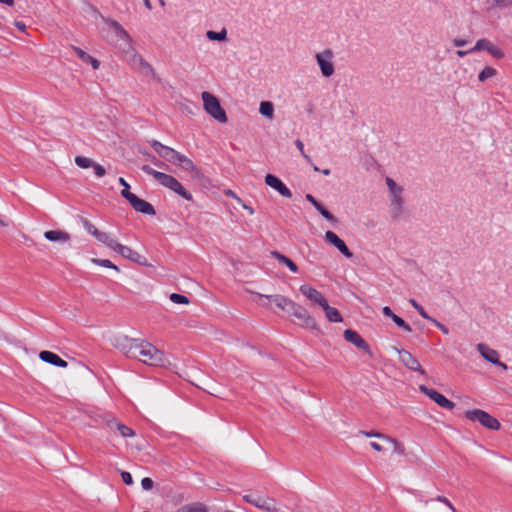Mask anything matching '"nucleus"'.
<instances>
[{
  "label": "nucleus",
  "instance_id": "obj_54",
  "mask_svg": "<svg viewBox=\"0 0 512 512\" xmlns=\"http://www.w3.org/2000/svg\"><path fill=\"white\" fill-rule=\"evenodd\" d=\"M306 200L309 201L313 206L318 204V201L311 194L306 195Z\"/></svg>",
  "mask_w": 512,
  "mask_h": 512
},
{
  "label": "nucleus",
  "instance_id": "obj_36",
  "mask_svg": "<svg viewBox=\"0 0 512 512\" xmlns=\"http://www.w3.org/2000/svg\"><path fill=\"white\" fill-rule=\"evenodd\" d=\"M495 74H496V70L491 66H487L485 69H483L480 72L478 79H479V81L483 82L486 79L493 77Z\"/></svg>",
  "mask_w": 512,
  "mask_h": 512
},
{
  "label": "nucleus",
  "instance_id": "obj_10",
  "mask_svg": "<svg viewBox=\"0 0 512 512\" xmlns=\"http://www.w3.org/2000/svg\"><path fill=\"white\" fill-rule=\"evenodd\" d=\"M105 424L111 435H119L122 438H132L135 436V432L130 427L118 422L116 419H108L105 421Z\"/></svg>",
  "mask_w": 512,
  "mask_h": 512
},
{
  "label": "nucleus",
  "instance_id": "obj_44",
  "mask_svg": "<svg viewBox=\"0 0 512 512\" xmlns=\"http://www.w3.org/2000/svg\"><path fill=\"white\" fill-rule=\"evenodd\" d=\"M436 500H437L438 502L443 503V504H444V505H445V506H446V507H447L451 512H457V510H456L455 506H454V505L451 503V501H450L448 498H446L445 496H441V495H439V496H437V497H436Z\"/></svg>",
  "mask_w": 512,
  "mask_h": 512
},
{
  "label": "nucleus",
  "instance_id": "obj_1",
  "mask_svg": "<svg viewBox=\"0 0 512 512\" xmlns=\"http://www.w3.org/2000/svg\"><path fill=\"white\" fill-rule=\"evenodd\" d=\"M113 345L125 356L151 367H167L169 360L165 353L144 339H135L120 334L114 337Z\"/></svg>",
  "mask_w": 512,
  "mask_h": 512
},
{
  "label": "nucleus",
  "instance_id": "obj_50",
  "mask_svg": "<svg viewBox=\"0 0 512 512\" xmlns=\"http://www.w3.org/2000/svg\"><path fill=\"white\" fill-rule=\"evenodd\" d=\"M321 70L325 77H329L334 73V66H321Z\"/></svg>",
  "mask_w": 512,
  "mask_h": 512
},
{
  "label": "nucleus",
  "instance_id": "obj_53",
  "mask_svg": "<svg viewBox=\"0 0 512 512\" xmlns=\"http://www.w3.org/2000/svg\"><path fill=\"white\" fill-rule=\"evenodd\" d=\"M382 311L385 316H387L391 319L396 315L392 312V310L388 306H385Z\"/></svg>",
  "mask_w": 512,
  "mask_h": 512
},
{
  "label": "nucleus",
  "instance_id": "obj_23",
  "mask_svg": "<svg viewBox=\"0 0 512 512\" xmlns=\"http://www.w3.org/2000/svg\"><path fill=\"white\" fill-rule=\"evenodd\" d=\"M39 358L43 362H46V363H49L51 365L61 367V368H65L68 365V363L65 360H63L57 354H55L51 351H46V350L41 351L39 353Z\"/></svg>",
  "mask_w": 512,
  "mask_h": 512
},
{
  "label": "nucleus",
  "instance_id": "obj_31",
  "mask_svg": "<svg viewBox=\"0 0 512 512\" xmlns=\"http://www.w3.org/2000/svg\"><path fill=\"white\" fill-rule=\"evenodd\" d=\"M175 154H179V152L168 146H164V150H162V153H160L159 156L167 159L170 163H175Z\"/></svg>",
  "mask_w": 512,
  "mask_h": 512
},
{
  "label": "nucleus",
  "instance_id": "obj_3",
  "mask_svg": "<svg viewBox=\"0 0 512 512\" xmlns=\"http://www.w3.org/2000/svg\"><path fill=\"white\" fill-rule=\"evenodd\" d=\"M142 171L145 172L148 175H151L154 177V179L163 187L172 190L182 198H184L187 201H191L193 199V196L191 193H189L183 185L172 175L166 174L163 172H159L153 168H151L149 165H143L141 167Z\"/></svg>",
  "mask_w": 512,
  "mask_h": 512
},
{
  "label": "nucleus",
  "instance_id": "obj_32",
  "mask_svg": "<svg viewBox=\"0 0 512 512\" xmlns=\"http://www.w3.org/2000/svg\"><path fill=\"white\" fill-rule=\"evenodd\" d=\"M333 53L331 50H325L322 53L316 55V59L318 64H330V60L332 59Z\"/></svg>",
  "mask_w": 512,
  "mask_h": 512
},
{
  "label": "nucleus",
  "instance_id": "obj_45",
  "mask_svg": "<svg viewBox=\"0 0 512 512\" xmlns=\"http://www.w3.org/2000/svg\"><path fill=\"white\" fill-rule=\"evenodd\" d=\"M143 74L145 76H150L152 78H154L155 80L157 81H160L161 79L159 78V75L155 72V70L153 69L152 66H146L145 67V70L143 72Z\"/></svg>",
  "mask_w": 512,
  "mask_h": 512
},
{
  "label": "nucleus",
  "instance_id": "obj_28",
  "mask_svg": "<svg viewBox=\"0 0 512 512\" xmlns=\"http://www.w3.org/2000/svg\"><path fill=\"white\" fill-rule=\"evenodd\" d=\"M176 512H207V507L200 502L181 506Z\"/></svg>",
  "mask_w": 512,
  "mask_h": 512
},
{
  "label": "nucleus",
  "instance_id": "obj_39",
  "mask_svg": "<svg viewBox=\"0 0 512 512\" xmlns=\"http://www.w3.org/2000/svg\"><path fill=\"white\" fill-rule=\"evenodd\" d=\"M92 262L95 263L96 265H99V266H102V267H106V268H111V269H114L116 271H119V268L114 265L110 260L108 259H97V258H93L92 259Z\"/></svg>",
  "mask_w": 512,
  "mask_h": 512
},
{
  "label": "nucleus",
  "instance_id": "obj_55",
  "mask_svg": "<svg viewBox=\"0 0 512 512\" xmlns=\"http://www.w3.org/2000/svg\"><path fill=\"white\" fill-rule=\"evenodd\" d=\"M432 322H433V323H435V325H436L438 328H440V329H441V331H442L443 333H445V334H447V333H448V329H447L444 325H442L441 323H439V322H438V321H436L435 319H434V321H432Z\"/></svg>",
  "mask_w": 512,
  "mask_h": 512
},
{
  "label": "nucleus",
  "instance_id": "obj_11",
  "mask_svg": "<svg viewBox=\"0 0 512 512\" xmlns=\"http://www.w3.org/2000/svg\"><path fill=\"white\" fill-rule=\"evenodd\" d=\"M83 225L86 231L94 236L99 242L105 244L110 249L113 248L116 240L113 239L108 233L100 231L94 224L89 222L88 220L83 221Z\"/></svg>",
  "mask_w": 512,
  "mask_h": 512
},
{
  "label": "nucleus",
  "instance_id": "obj_6",
  "mask_svg": "<svg viewBox=\"0 0 512 512\" xmlns=\"http://www.w3.org/2000/svg\"><path fill=\"white\" fill-rule=\"evenodd\" d=\"M293 317L296 319L297 324L302 328L318 330V323L316 319L304 306L295 303L290 310Z\"/></svg>",
  "mask_w": 512,
  "mask_h": 512
},
{
  "label": "nucleus",
  "instance_id": "obj_4",
  "mask_svg": "<svg viewBox=\"0 0 512 512\" xmlns=\"http://www.w3.org/2000/svg\"><path fill=\"white\" fill-rule=\"evenodd\" d=\"M361 433L366 437H375L378 439V441H372L370 443L371 448L377 452H383L385 446L390 445V446H392L393 453H396V454L404 453V447L395 438H392L385 434H382L379 432H374V431H371V432L362 431Z\"/></svg>",
  "mask_w": 512,
  "mask_h": 512
},
{
  "label": "nucleus",
  "instance_id": "obj_64",
  "mask_svg": "<svg viewBox=\"0 0 512 512\" xmlns=\"http://www.w3.org/2000/svg\"><path fill=\"white\" fill-rule=\"evenodd\" d=\"M0 226L5 227L6 223L0 218Z\"/></svg>",
  "mask_w": 512,
  "mask_h": 512
},
{
  "label": "nucleus",
  "instance_id": "obj_2",
  "mask_svg": "<svg viewBox=\"0 0 512 512\" xmlns=\"http://www.w3.org/2000/svg\"><path fill=\"white\" fill-rule=\"evenodd\" d=\"M103 21L110 29L111 40L123 44L124 48H127V50H125V53L127 55L125 60L134 63L142 62L141 56L138 55L135 52V50L131 47L130 36L128 32L122 27V25L119 22L110 18H104Z\"/></svg>",
  "mask_w": 512,
  "mask_h": 512
},
{
  "label": "nucleus",
  "instance_id": "obj_22",
  "mask_svg": "<svg viewBox=\"0 0 512 512\" xmlns=\"http://www.w3.org/2000/svg\"><path fill=\"white\" fill-rule=\"evenodd\" d=\"M477 349L480 352V354L489 362L493 364H498L502 368L506 369L507 366L501 362H499L498 353L496 350H493L489 347H487L484 344H478Z\"/></svg>",
  "mask_w": 512,
  "mask_h": 512
},
{
  "label": "nucleus",
  "instance_id": "obj_57",
  "mask_svg": "<svg viewBox=\"0 0 512 512\" xmlns=\"http://www.w3.org/2000/svg\"><path fill=\"white\" fill-rule=\"evenodd\" d=\"M15 26H16L19 30H21V31H25V30H26V25H25L23 22H18V21H16V22H15Z\"/></svg>",
  "mask_w": 512,
  "mask_h": 512
},
{
  "label": "nucleus",
  "instance_id": "obj_26",
  "mask_svg": "<svg viewBox=\"0 0 512 512\" xmlns=\"http://www.w3.org/2000/svg\"><path fill=\"white\" fill-rule=\"evenodd\" d=\"M271 256L275 258L277 261H279L281 264L287 266L291 272H298V266L290 258L286 257L280 252L272 251Z\"/></svg>",
  "mask_w": 512,
  "mask_h": 512
},
{
  "label": "nucleus",
  "instance_id": "obj_43",
  "mask_svg": "<svg viewBox=\"0 0 512 512\" xmlns=\"http://www.w3.org/2000/svg\"><path fill=\"white\" fill-rule=\"evenodd\" d=\"M392 321L400 328L404 329L405 331L407 332H411L412 329L411 327L402 319L400 318L399 316L395 315L393 318H392Z\"/></svg>",
  "mask_w": 512,
  "mask_h": 512
},
{
  "label": "nucleus",
  "instance_id": "obj_24",
  "mask_svg": "<svg viewBox=\"0 0 512 512\" xmlns=\"http://www.w3.org/2000/svg\"><path fill=\"white\" fill-rule=\"evenodd\" d=\"M130 204L136 211L141 212L143 214L155 215V213H156L155 209L149 202H147L143 199H140L137 196L134 197V199L130 202Z\"/></svg>",
  "mask_w": 512,
  "mask_h": 512
},
{
  "label": "nucleus",
  "instance_id": "obj_51",
  "mask_svg": "<svg viewBox=\"0 0 512 512\" xmlns=\"http://www.w3.org/2000/svg\"><path fill=\"white\" fill-rule=\"evenodd\" d=\"M295 144H296L297 148L300 150V152L302 153V155H303L307 160H309V161H310L309 156H308V155H306V154H305V152H304V145H303L302 141H300V140H296Z\"/></svg>",
  "mask_w": 512,
  "mask_h": 512
},
{
  "label": "nucleus",
  "instance_id": "obj_9",
  "mask_svg": "<svg viewBox=\"0 0 512 512\" xmlns=\"http://www.w3.org/2000/svg\"><path fill=\"white\" fill-rule=\"evenodd\" d=\"M299 290L313 306H319L321 308L328 301L320 291L311 285L303 284L300 286Z\"/></svg>",
  "mask_w": 512,
  "mask_h": 512
},
{
  "label": "nucleus",
  "instance_id": "obj_42",
  "mask_svg": "<svg viewBox=\"0 0 512 512\" xmlns=\"http://www.w3.org/2000/svg\"><path fill=\"white\" fill-rule=\"evenodd\" d=\"M410 304L418 311V313L425 319L434 321L433 318H431L423 309L422 306H420L414 299L410 300Z\"/></svg>",
  "mask_w": 512,
  "mask_h": 512
},
{
  "label": "nucleus",
  "instance_id": "obj_52",
  "mask_svg": "<svg viewBox=\"0 0 512 512\" xmlns=\"http://www.w3.org/2000/svg\"><path fill=\"white\" fill-rule=\"evenodd\" d=\"M225 195L234 198L239 204L242 203L241 198H239L232 190H226Z\"/></svg>",
  "mask_w": 512,
  "mask_h": 512
},
{
  "label": "nucleus",
  "instance_id": "obj_5",
  "mask_svg": "<svg viewBox=\"0 0 512 512\" xmlns=\"http://www.w3.org/2000/svg\"><path fill=\"white\" fill-rule=\"evenodd\" d=\"M201 97L203 100V108L207 114L220 123H226L228 121L225 110L213 94L204 91Z\"/></svg>",
  "mask_w": 512,
  "mask_h": 512
},
{
  "label": "nucleus",
  "instance_id": "obj_8",
  "mask_svg": "<svg viewBox=\"0 0 512 512\" xmlns=\"http://www.w3.org/2000/svg\"><path fill=\"white\" fill-rule=\"evenodd\" d=\"M180 168H182L185 171H188L190 173L191 178L193 179H202L203 173L202 171L193 163V161L186 157L183 154H175V163Z\"/></svg>",
  "mask_w": 512,
  "mask_h": 512
},
{
  "label": "nucleus",
  "instance_id": "obj_33",
  "mask_svg": "<svg viewBox=\"0 0 512 512\" xmlns=\"http://www.w3.org/2000/svg\"><path fill=\"white\" fill-rule=\"evenodd\" d=\"M74 50L80 57L81 61L88 62L90 64H99V62L96 59H94L92 56L88 55L82 49L75 47Z\"/></svg>",
  "mask_w": 512,
  "mask_h": 512
},
{
  "label": "nucleus",
  "instance_id": "obj_18",
  "mask_svg": "<svg viewBox=\"0 0 512 512\" xmlns=\"http://www.w3.org/2000/svg\"><path fill=\"white\" fill-rule=\"evenodd\" d=\"M43 236L47 241L59 244H65L71 241L70 233L61 229L47 230L44 232Z\"/></svg>",
  "mask_w": 512,
  "mask_h": 512
},
{
  "label": "nucleus",
  "instance_id": "obj_30",
  "mask_svg": "<svg viewBox=\"0 0 512 512\" xmlns=\"http://www.w3.org/2000/svg\"><path fill=\"white\" fill-rule=\"evenodd\" d=\"M259 111L263 116L272 118L273 113H274V108H273V105L271 102L263 101L260 104Z\"/></svg>",
  "mask_w": 512,
  "mask_h": 512
},
{
  "label": "nucleus",
  "instance_id": "obj_56",
  "mask_svg": "<svg viewBox=\"0 0 512 512\" xmlns=\"http://www.w3.org/2000/svg\"><path fill=\"white\" fill-rule=\"evenodd\" d=\"M242 205V207L247 210V212L250 214V215H253L254 214V210L252 207H250L249 205L245 204L243 201L242 203H240Z\"/></svg>",
  "mask_w": 512,
  "mask_h": 512
},
{
  "label": "nucleus",
  "instance_id": "obj_61",
  "mask_svg": "<svg viewBox=\"0 0 512 512\" xmlns=\"http://www.w3.org/2000/svg\"><path fill=\"white\" fill-rule=\"evenodd\" d=\"M144 1V4L145 6L148 8V9H151V3L149 0H143Z\"/></svg>",
  "mask_w": 512,
  "mask_h": 512
},
{
  "label": "nucleus",
  "instance_id": "obj_49",
  "mask_svg": "<svg viewBox=\"0 0 512 512\" xmlns=\"http://www.w3.org/2000/svg\"><path fill=\"white\" fill-rule=\"evenodd\" d=\"M151 146L158 153V155H160V153H162V150H164L165 145H163L162 143H160L157 140H153V141H151Z\"/></svg>",
  "mask_w": 512,
  "mask_h": 512
},
{
  "label": "nucleus",
  "instance_id": "obj_58",
  "mask_svg": "<svg viewBox=\"0 0 512 512\" xmlns=\"http://www.w3.org/2000/svg\"><path fill=\"white\" fill-rule=\"evenodd\" d=\"M466 43H467V41H466V40H460V39H456V40H454V44H455V46H463V45H465Z\"/></svg>",
  "mask_w": 512,
  "mask_h": 512
},
{
  "label": "nucleus",
  "instance_id": "obj_38",
  "mask_svg": "<svg viewBox=\"0 0 512 512\" xmlns=\"http://www.w3.org/2000/svg\"><path fill=\"white\" fill-rule=\"evenodd\" d=\"M203 389L213 396H221L224 391L222 387L214 383L208 384L207 387Z\"/></svg>",
  "mask_w": 512,
  "mask_h": 512
},
{
  "label": "nucleus",
  "instance_id": "obj_20",
  "mask_svg": "<svg viewBox=\"0 0 512 512\" xmlns=\"http://www.w3.org/2000/svg\"><path fill=\"white\" fill-rule=\"evenodd\" d=\"M325 240L331 245L335 246L345 257L351 258L353 256L345 242L340 239L334 232L327 231L325 233Z\"/></svg>",
  "mask_w": 512,
  "mask_h": 512
},
{
  "label": "nucleus",
  "instance_id": "obj_46",
  "mask_svg": "<svg viewBox=\"0 0 512 512\" xmlns=\"http://www.w3.org/2000/svg\"><path fill=\"white\" fill-rule=\"evenodd\" d=\"M141 486L144 490H151L154 486V482L151 478L145 477L141 481Z\"/></svg>",
  "mask_w": 512,
  "mask_h": 512
},
{
  "label": "nucleus",
  "instance_id": "obj_12",
  "mask_svg": "<svg viewBox=\"0 0 512 512\" xmlns=\"http://www.w3.org/2000/svg\"><path fill=\"white\" fill-rule=\"evenodd\" d=\"M481 50H486L494 60H501L504 57V52L502 49L487 39L478 40L475 46L469 50V52Z\"/></svg>",
  "mask_w": 512,
  "mask_h": 512
},
{
  "label": "nucleus",
  "instance_id": "obj_13",
  "mask_svg": "<svg viewBox=\"0 0 512 512\" xmlns=\"http://www.w3.org/2000/svg\"><path fill=\"white\" fill-rule=\"evenodd\" d=\"M244 500L264 511L276 512L277 505L274 500L259 495H245Z\"/></svg>",
  "mask_w": 512,
  "mask_h": 512
},
{
  "label": "nucleus",
  "instance_id": "obj_14",
  "mask_svg": "<svg viewBox=\"0 0 512 512\" xmlns=\"http://www.w3.org/2000/svg\"><path fill=\"white\" fill-rule=\"evenodd\" d=\"M112 250L120 254L124 258L129 259L132 262H135L140 265H146V259L142 255L132 250L130 247L122 245L118 241H116Z\"/></svg>",
  "mask_w": 512,
  "mask_h": 512
},
{
  "label": "nucleus",
  "instance_id": "obj_21",
  "mask_svg": "<svg viewBox=\"0 0 512 512\" xmlns=\"http://www.w3.org/2000/svg\"><path fill=\"white\" fill-rule=\"evenodd\" d=\"M265 183L269 187H271V188L275 189L276 191H278L283 197H286V198H291L292 197L291 191L276 176H274L272 174H267L265 176Z\"/></svg>",
  "mask_w": 512,
  "mask_h": 512
},
{
  "label": "nucleus",
  "instance_id": "obj_34",
  "mask_svg": "<svg viewBox=\"0 0 512 512\" xmlns=\"http://www.w3.org/2000/svg\"><path fill=\"white\" fill-rule=\"evenodd\" d=\"M436 403L448 410H452L455 407V403L448 400L444 395L440 394L439 397L436 399Z\"/></svg>",
  "mask_w": 512,
  "mask_h": 512
},
{
  "label": "nucleus",
  "instance_id": "obj_17",
  "mask_svg": "<svg viewBox=\"0 0 512 512\" xmlns=\"http://www.w3.org/2000/svg\"><path fill=\"white\" fill-rule=\"evenodd\" d=\"M260 298L265 297L269 301L275 303V305L281 310V311H290L291 308L296 303L295 301L289 299L286 296L283 295H265L262 293H256Z\"/></svg>",
  "mask_w": 512,
  "mask_h": 512
},
{
  "label": "nucleus",
  "instance_id": "obj_7",
  "mask_svg": "<svg viewBox=\"0 0 512 512\" xmlns=\"http://www.w3.org/2000/svg\"><path fill=\"white\" fill-rule=\"evenodd\" d=\"M465 417L470 421L479 422L482 426L490 430H498L500 428V422L496 418L480 409L467 410Z\"/></svg>",
  "mask_w": 512,
  "mask_h": 512
},
{
  "label": "nucleus",
  "instance_id": "obj_15",
  "mask_svg": "<svg viewBox=\"0 0 512 512\" xmlns=\"http://www.w3.org/2000/svg\"><path fill=\"white\" fill-rule=\"evenodd\" d=\"M397 352L399 354L400 361L403 363L405 367H407L410 370L417 371L422 375L425 374V371L424 369H422L418 360L410 352L399 349H397Z\"/></svg>",
  "mask_w": 512,
  "mask_h": 512
},
{
  "label": "nucleus",
  "instance_id": "obj_48",
  "mask_svg": "<svg viewBox=\"0 0 512 512\" xmlns=\"http://www.w3.org/2000/svg\"><path fill=\"white\" fill-rule=\"evenodd\" d=\"M121 477H122L123 482L126 485H132L133 484V479H132V476H131V474L129 472L123 471L121 473Z\"/></svg>",
  "mask_w": 512,
  "mask_h": 512
},
{
  "label": "nucleus",
  "instance_id": "obj_37",
  "mask_svg": "<svg viewBox=\"0 0 512 512\" xmlns=\"http://www.w3.org/2000/svg\"><path fill=\"white\" fill-rule=\"evenodd\" d=\"M170 300L175 303V304H189L190 303V300L187 296L185 295H182V294H178V293H172L170 295Z\"/></svg>",
  "mask_w": 512,
  "mask_h": 512
},
{
  "label": "nucleus",
  "instance_id": "obj_41",
  "mask_svg": "<svg viewBox=\"0 0 512 512\" xmlns=\"http://www.w3.org/2000/svg\"><path fill=\"white\" fill-rule=\"evenodd\" d=\"M207 37L208 39L210 40H218V41H222L226 38V30L223 29L222 31L220 32H215V31H208L207 32Z\"/></svg>",
  "mask_w": 512,
  "mask_h": 512
},
{
  "label": "nucleus",
  "instance_id": "obj_62",
  "mask_svg": "<svg viewBox=\"0 0 512 512\" xmlns=\"http://www.w3.org/2000/svg\"><path fill=\"white\" fill-rule=\"evenodd\" d=\"M468 52H469V51H467V53H468ZM456 54H457V55H459V56H463L464 54H466V52H465V51L458 50V51L456 52Z\"/></svg>",
  "mask_w": 512,
  "mask_h": 512
},
{
  "label": "nucleus",
  "instance_id": "obj_40",
  "mask_svg": "<svg viewBox=\"0 0 512 512\" xmlns=\"http://www.w3.org/2000/svg\"><path fill=\"white\" fill-rule=\"evenodd\" d=\"M419 389L427 395L431 400L436 402V399L439 397L441 393L437 392L436 390L429 389L425 385H420Z\"/></svg>",
  "mask_w": 512,
  "mask_h": 512
},
{
  "label": "nucleus",
  "instance_id": "obj_29",
  "mask_svg": "<svg viewBox=\"0 0 512 512\" xmlns=\"http://www.w3.org/2000/svg\"><path fill=\"white\" fill-rule=\"evenodd\" d=\"M491 8L506 9L512 7V0H486Z\"/></svg>",
  "mask_w": 512,
  "mask_h": 512
},
{
  "label": "nucleus",
  "instance_id": "obj_47",
  "mask_svg": "<svg viewBox=\"0 0 512 512\" xmlns=\"http://www.w3.org/2000/svg\"><path fill=\"white\" fill-rule=\"evenodd\" d=\"M129 189L130 188L124 187V189L121 191V195L130 203L134 199V197H136V195L130 192Z\"/></svg>",
  "mask_w": 512,
  "mask_h": 512
},
{
  "label": "nucleus",
  "instance_id": "obj_63",
  "mask_svg": "<svg viewBox=\"0 0 512 512\" xmlns=\"http://www.w3.org/2000/svg\"><path fill=\"white\" fill-rule=\"evenodd\" d=\"M322 173H323L324 175H329V174H330V170H329V169H324V170L322 171Z\"/></svg>",
  "mask_w": 512,
  "mask_h": 512
},
{
  "label": "nucleus",
  "instance_id": "obj_19",
  "mask_svg": "<svg viewBox=\"0 0 512 512\" xmlns=\"http://www.w3.org/2000/svg\"><path fill=\"white\" fill-rule=\"evenodd\" d=\"M344 338L346 341L352 343L356 347L363 349L368 353L370 356L372 355V352L368 346V344L365 342V340L354 330L346 329L343 333Z\"/></svg>",
  "mask_w": 512,
  "mask_h": 512
},
{
  "label": "nucleus",
  "instance_id": "obj_25",
  "mask_svg": "<svg viewBox=\"0 0 512 512\" xmlns=\"http://www.w3.org/2000/svg\"><path fill=\"white\" fill-rule=\"evenodd\" d=\"M327 320L332 323L343 322V317L338 309L329 305L328 301L321 307Z\"/></svg>",
  "mask_w": 512,
  "mask_h": 512
},
{
  "label": "nucleus",
  "instance_id": "obj_60",
  "mask_svg": "<svg viewBox=\"0 0 512 512\" xmlns=\"http://www.w3.org/2000/svg\"><path fill=\"white\" fill-rule=\"evenodd\" d=\"M0 3L6 4L8 6H13L15 4L14 0H0Z\"/></svg>",
  "mask_w": 512,
  "mask_h": 512
},
{
  "label": "nucleus",
  "instance_id": "obj_16",
  "mask_svg": "<svg viewBox=\"0 0 512 512\" xmlns=\"http://www.w3.org/2000/svg\"><path fill=\"white\" fill-rule=\"evenodd\" d=\"M75 164L81 169L93 168L98 177H103L106 174V170L103 166L84 156H76Z\"/></svg>",
  "mask_w": 512,
  "mask_h": 512
},
{
  "label": "nucleus",
  "instance_id": "obj_35",
  "mask_svg": "<svg viewBox=\"0 0 512 512\" xmlns=\"http://www.w3.org/2000/svg\"><path fill=\"white\" fill-rule=\"evenodd\" d=\"M314 207L328 221H331V222H334V223L337 222V219L321 203L318 202V204L316 206H314Z\"/></svg>",
  "mask_w": 512,
  "mask_h": 512
},
{
  "label": "nucleus",
  "instance_id": "obj_27",
  "mask_svg": "<svg viewBox=\"0 0 512 512\" xmlns=\"http://www.w3.org/2000/svg\"><path fill=\"white\" fill-rule=\"evenodd\" d=\"M386 184L389 188L390 193L394 196L396 203L400 205L402 202V198L400 196L402 189L398 187L395 181L389 177L386 178Z\"/></svg>",
  "mask_w": 512,
  "mask_h": 512
},
{
  "label": "nucleus",
  "instance_id": "obj_59",
  "mask_svg": "<svg viewBox=\"0 0 512 512\" xmlns=\"http://www.w3.org/2000/svg\"><path fill=\"white\" fill-rule=\"evenodd\" d=\"M119 183L125 187V188H130L129 184L126 182V180L122 177L119 178Z\"/></svg>",
  "mask_w": 512,
  "mask_h": 512
}]
</instances>
